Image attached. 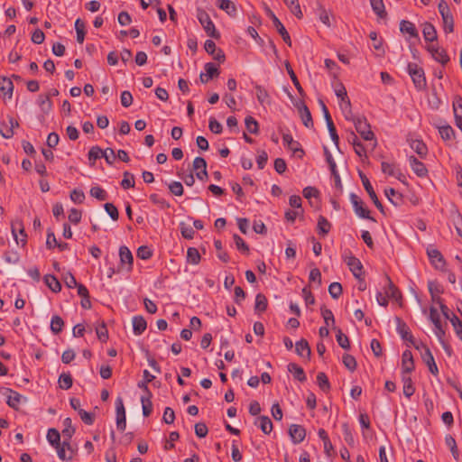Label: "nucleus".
Instances as JSON below:
<instances>
[{"instance_id":"nucleus-63","label":"nucleus","mask_w":462,"mask_h":462,"mask_svg":"<svg viewBox=\"0 0 462 462\" xmlns=\"http://www.w3.org/2000/svg\"><path fill=\"white\" fill-rule=\"evenodd\" d=\"M90 195L100 201H104L107 199L106 191L98 186L91 188Z\"/></svg>"},{"instance_id":"nucleus-31","label":"nucleus","mask_w":462,"mask_h":462,"mask_svg":"<svg viewBox=\"0 0 462 462\" xmlns=\"http://www.w3.org/2000/svg\"><path fill=\"white\" fill-rule=\"evenodd\" d=\"M428 288L431 296V300L436 303L437 299H441L439 295L443 293L442 286L438 282L430 281Z\"/></svg>"},{"instance_id":"nucleus-23","label":"nucleus","mask_w":462,"mask_h":462,"mask_svg":"<svg viewBox=\"0 0 462 462\" xmlns=\"http://www.w3.org/2000/svg\"><path fill=\"white\" fill-rule=\"evenodd\" d=\"M6 390L10 393L7 396V402H6L8 406L14 410H18L21 401L23 400L24 402H26V398L12 389H6Z\"/></svg>"},{"instance_id":"nucleus-14","label":"nucleus","mask_w":462,"mask_h":462,"mask_svg":"<svg viewBox=\"0 0 462 462\" xmlns=\"http://www.w3.org/2000/svg\"><path fill=\"white\" fill-rule=\"evenodd\" d=\"M408 160L411 170L418 177L424 178L428 175V170L422 162L419 161L413 155H411Z\"/></svg>"},{"instance_id":"nucleus-45","label":"nucleus","mask_w":462,"mask_h":462,"mask_svg":"<svg viewBox=\"0 0 462 462\" xmlns=\"http://www.w3.org/2000/svg\"><path fill=\"white\" fill-rule=\"evenodd\" d=\"M285 5L290 8L291 12L298 18L301 19L303 14L301 12L298 0H283Z\"/></svg>"},{"instance_id":"nucleus-17","label":"nucleus","mask_w":462,"mask_h":462,"mask_svg":"<svg viewBox=\"0 0 462 462\" xmlns=\"http://www.w3.org/2000/svg\"><path fill=\"white\" fill-rule=\"evenodd\" d=\"M205 70L206 74L201 73L199 75V79L202 83L208 82L209 79H212L214 77H217L220 73L217 67L212 62H208L205 64Z\"/></svg>"},{"instance_id":"nucleus-20","label":"nucleus","mask_w":462,"mask_h":462,"mask_svg":"<svg viewBox=\"0 0 462 462\" xmlns=\"http://www.w3.org/2000/svg\"><path fill=\"white\" fill-rule=\"evenodd\" d=\"M422 26V34L426 42H435L438 40L437 30L431 23L425 22Z\"/></svg>"},{"instance_id":"nucleus-1","label":"nucleus","mask_w":462,"mask_h":462,"mask_svg":"<svg viewBox=\"0 0 462 462\" xmlns=\"http://www.w3.org/2000/svg\"><path fill=\"white\" fill-rule=\"evenodd\" d=\"M407 70L412 79L415 88L419 91L424 90L427 87L424 69L418 64L410 62L407 66Z\"/></svg>"},{"instance_id":"nucleus-50","label":"nucleus","mask_w":462,"mask_h":462,"mask_svg":"<svg viewBox=\"0 0 462 462\" xmlns=\"http://www.w3.org/2000/svg\"><path fill=\"white\" fill-rule=\"evenodd\" d=\"M446 445L450 448L453 457L458 461L459 452L455 439L451 435L445 437Z\"/></svg>"},{"instance_id":"nucleus-19","label":"nucleus","mask_w":462,"mask_h":462,"mask_svg":"<svg viewBox=\"0 0 462 462\" xmlns=\"http://www.w3.org/2000/svg\"><path fill=\"white\" fill-rule=\"evenodd\" d=\"M420 355H421V358H422L423 362L429 367L430 372L432 374L437 375L439 373V369L435 363V359H434V356H433L430 349L427 348L426 352H421Z\"/></svg>"},{"instance_id":"nucleus-32","label":"nucleus","mask_w":462,"mask_h":462,"mask_svg":"<svg viewBox=\"0 0 462 462\" xmlns=\"http://www.w3.org/2000/svg\"><path fill=\"white\" fill-rule=\"evenodd\" d=\"M288 371L300 382H305L307 380L304 370L295 363H290L288 365Z\"/></svg>"},{"instance_id":"nucleus-5","label":"nucleus","mask_w":462,"mask_h":462,"mask_svg":"<svg viewBox=\"0 0 462 462\" xmlns=\"http://www.w3.org/2000/svg\"><path fill=\"white\" fill-rule=\"evenodd\" d=\"M350 200L354 208L355 213L361 218H365L375 222L376 220L370 216V210L365 206L364 201L355 193H351Z\"/></svg>"},{"instance_id":"nucleus-24","label":"nucleus","mask_w":462,"mask_h":462,"mask_svg":"<svg viewBox=\"0 0 462 462\" xmlns=\"http://www.w3.org/2000/svg\"><path fill=\"white\" fill-rule=\"evenodd\" d=\"M217 5L219 9L225 11L229 16L235 17L236 15V6L231 0H217Z\"/></svg>"},{"instance_id":"nucleus-21","label":"nucleus","mask_w":462,"mask_h":462,"mask_svg":"<svg viewBox=\"0 0 462 462\" xmlns=\"http://www.w3.org/2000/svg\"><path fill=\"white\" fill-rule=\"evenodd\" d=\"M282 140H283L284 145H286L294 153L300 152L301 153L300 156H302L304 154V151H303V149L300 148V143L298 141L293 140L291 134H283Z\"/></svg>"},{"instance_id":"nucleus-40","label":"nucleus","mask_w":462,"mask_h":462,"mask_svg":"<svg viewBox=\"0 0 462 462\" xmlns=\"http://www.w3.org/2000/svg\"><path fill=\"white\" fill-rule=\"evenodd\" d=\"M268 306V300L265 295L263 293H258L255 296V304H254V310L258 313L264 312Z\"/></svg>"},{"instance_id":"nucleus-57","label":"nucleus","mask_w":462,"mask_h":462,"mask_svg":"<svg viewBox=\"0 0 462 462\" xmlns=\"http://www.w3.org/2000/svg\"><path fill=\"white\" fill-rule=\"evenodd\" d=\"M386 280H387L388 287H389V291H386L387 296L393 298L395 300L402 298V294H401L400 291L393 284V282H392L391 278L388 275H386Z\"/></svg>"},{"instance_id":"nucleus-12","label":"nucleus","mask_w":462,"mask_h":462,"mask_svg":"<svg viewBox=\"0 0 462 462\" xmlns=\"http://www.w3.org/2000/svg\"><path fill=\"white\" fill-rule=\"evenodd\" d=\"M394 320L396 322V330L398 334L401 336V337L403 340L409 341L410 343H413L414 337L411 335V332L407 324L400 317H395Z\"/></svg>"},{"instance_id":"nucleus-44","label":"nucleus","mask_w":462,"mask_h":462,"mask_svg":"<svg viewBox=\"0 0 462 462\" xmlns=\"http://www.w3.org/2000/svg\"><path fill=\"white\" fill-rule=\"evenodd\" d=\"M64 327L63 319L58 316L54 315L51 320V330L53 334L57 335L62 331Z\"/></svg>"},{"instance_id":"nucleus-37","label":"nucleus","mask_w":462,"mask_h":462,"mask_svg":"<svg viewBox=\"0 0 462 462\" xmlns=\"http://www.w3.org/2000/svg\"><path fill=\"white\" fill-rule=\"evenodd\" d=\"M45 284L53 292H59L61 290V284L59 280L51 274H46L44 276Z\"/></svg>"},{"instance_id":"nucleus-54","label":"nucleus","mask_w":462,"mask_h":462,"mask_svg":"<svg viewBox=\"0 0 462 462\" xmlns=\"http://www.w3.org/2000/svg\"><path fill=\"white\" fill-rule=\"evenodd\" d=\"M59 384L61 389L69 390L73 384V380L70 374L62 373L59 377Z\"/></svg>"},{"instance_id":"nucleus-4","label":"nucleus","mask_w":462,"mask_h":462,"mask_svg":"<svg viewBox=\"0 0 462 462\" xmlns=\"http://www.w3.org/2000/svg\"><path fill=\"white\" fill-rule=\"evenodd\" d=\"M264 11L266 15L272 20L273 26L276 28L279 34L282 36V40L286 44L291 46V40L289 32H287L284 25L279 20V18L274 14V13L271 10V8L265 5Z\"/></svg>"},{"instance_id":"nucleus-39","label":"nucleus","mask_w":462,"mask_h":462,"mask_svg":"<svg viewBox=\"0 0 462 462\" xmlns=\"http://www.w3.org/2000/svg\"><path fill=\"white\" fill-rule=\"evenodd\" d=\"M402 382H403V394L410 398L415 393V387L413 386L412 380L411 376H406L405 374H402Z\"/></svg>"},{"instance_id":"nucleus-6","label":"nucleus","mask_w":462,"mask_h":462,"mask_svg":"<svg viewBox=\"0 0 462 462\" xmlns=\"http://www.w3.org/2000/svg\"><path fill=\"white\" fill-rule=\"evenodd\" d=\"M355 128L361 137L365 141L374 139V134L371 130V126L365 116H360L355 120Z\"/></svg>"},{"instance_id":"nucleus-41","label":"nucleus","mask_w":462,"mask_h":462,"mask_svg":"<svg viewBox=\"0 0 462 462\" xmlns=\"http://www.w3.org/2000/svg\"><path fill=\"white\" fill-rule=\"evenodd\" d=\"M318 231L319 234H321L323 236L328 235L331 228V224L328 222V220L323 217L319 216L318 218Z\"/></svg>"},{"instance_id":"nucleus-2","label":"nucleus","mask_w":462,"mask_h":462,"mask_svg":"<svg viewBox=\"0 0 462 462\" xmlns=\"http://www.w3.org/2000/svg\"><path fill=\"white\" fill-rule=\"evenodd\" d=\"M197 18L208 36L216 40L220 38L219 32L217 31L214 23L205 10L198 8Z\"/></svg>"},{"instance_id":"nucleus-29","label":"nucleus","mask_w":462,"mask_h":462,"mask_svg":"<svg viewBox=\"0 0 462 462\" xmlns=\"http://www.w3.org/2000/svg\"><path fill=\"white\" fill-rule=\"evenodd\" d=\"M295 351L300 356H304V353H306V356L310 359L311 355V350L308 341L304 338L299 340L295 344Z\"/></svg>"},{"instance_id":"nucleus-13","label":"nucleus","mask_w":462,"mask_h":462,"mask_svg":"<svg viewBox=\"0 0 462 462\" xmlns=\"http://www.w3.org/2000/svg\"><path fill=\"white\" fill-rule=\"evenodd\" d=\"M193 170L197 171L196 176L200 180L208 179L207 162L202 157H196L193 161Z\"/></svg>"},{"instance_id":"nucleus-15","label":"nucleus","mask_w":462,"mask_h":462,"mask_svg":"<svg viewBox=\"0 0 462 462\" xmlns=\"http://www.w3.org/2000/svg\"><path fill=\"white\" fill-rule=\"evenodd\" d=\"M346 264L349 270L356 279H361L364 276L363 264L356 256H349L346 260Z\"/></svg>"},{"instance_id":"nucleus-30","label":"nucleus","mask_w":462,"mask_h":462,"mask_svg":"<svg viewBox=\"0 0 462 462\" xmlns=\"http://www.w3.org/2000/svg\"><path fill=\"white\" fill-rule=\"evenodd\" d=\"M410 146L420 158L423 159L427 156L428 148L421 140H412Z\"/></svg>"},{"instance_id":"nucleus-11","label":"nucleus","mask_w":462,"mask_h":462,"mask_svg":"<svg viewBox=\"0 0 462 462\" xmlns=\"http://www.w3.org/2000/svg\"><path fill=\"white\" fill-rule=\"evenodd\" d=\"M288 433L291 437V441L294 444H299L306 438V430L303 426L299 424H291L289 427Z\"/></svg>"},{"instance_id":"nucleus-61","label":"nucleus","mask_w":462,"mask_h":462,"mask_svg":"<svg viewBox=\"0 0 462 462\" xmlns=\"http://www.w3.org/2000/svg\"><path fill=\"white\" fill-rule=\"evenodd\" d=\"M121 186L125 189H128L130 188L134 187V174L125 171L124 172V179L121 181Z\"/></svg>"},{"instance_id":"nucleus-48","label":"nucleus","mask_w":462,"mask_h":462,"mask_svg":"<svg viewBox=\"0 0 462 462\" xmlns=\"http://www.w3.org/2000/svg\"><path fill=\"white\" fill-rule=\"evenodd\" d=\"M317 383L319 387L325 393H328L331 386L327 374L324 372H319L317 375Z\"/></svg>"},{"instance_id":"nucleus-27","label":"nucleus","mask_w":462,"mask_h":462,"mask_svg":"<svg viewBox=\"0 0 462 462\" xmlns=\"http://www.w3.org/2000/svg\"><path fill=\"white\" fill-rule=\"evenodd\" d=\"M146 328L147 322L143 316H134L133 318V329L135 335H142Z\"/></svg>"},{"instance_id":"nucleus-34","label":"nucleus","mask_w":462,"mask_h":462,"mask_svg":"<svg viewBox=\"0 0 462 462\" xmlns=\"http://www.w3.org/2000/svg\"><path fill=\"white\" fill-rule=\"evenodd\" d=\"M370 5L373 11L378 15L380 18H385L387 16V12L385 11L384 4L383 0H370Z\"/></svg>"},{"instance_id":"nucleus-38","label":"nucleus","mask_w":462,"mask_h":462,"mask_svg":"<svg viewBox=\"0 0 462 462\" xmlns=\"http://www.w3.org/2000/svg\"><path fill=\"white\" fill-rule=\"evenodd\" d=\"M285 68H286V70H287L288 74L290 75V78H291L293 85L295 86L297 91L299 92V94L300 96H303L304 95V90H303L301 85L300 84L299 79H298L295 72L293 71V69H292V68H291V66L289 61L285 62Z\"/></svg>"},{"instance_id":"nucleus-49","label":"nucleus","mask_w":462,"mask_h":462,"mask_svg":"<svg viewBox=\"0 0 462 462\" xmlns=\"http://www.w3.org/2000/svg\"><path fill=\"white\" fill-rule=\"evenodd\" d=\"M245 125L246 127V130L253 134H259V125L258 122L251 116H248L245 119Z\"/></svg>"},{"instance_id":"nucleus-51","label":"nucleus","mask_w":462,"mask_h":462,"mask_svg":"<svg viewBox=\"0 0 462 462\" xmlns=\"http://www.w3.org/2000/svg\"><path fill=\"white\" fill-rule=\"evenodd\" d=\"M75 29H76V32H77V42L79 43H83L86 32H85V23L80 18H78L76 20Z\"/></svg>"},{"instance_id":"nucleus-7","label":"nucleus","mask_w":462,"mask_h":462,"mask_svg":"<svg viewBox=\"0 0 462 462\" xmlns=\"http://www.w3.org/2000/svg\"><path fill=\"white\" fill-rule=\"evenodd\" d=\"M359 177L362 180V184H363L365 191L368 193V195H369L370 199H372V201L374 202V206L380 210V212L384 213L383 206L378 199L377 195L374 192V188L371 185V182L368 180V178L366 177V175L364 172L359 171Z\"/></svg>"},{"instance_id":"nucleus-3","label":"nucleus","mask_w":462,"mask_h":462,"mask_svg":"<svg viewBox=\"0 0 462 462\" xmlns=\"http://www.w3.org/2000/svg\"><path fill=\"white\" fill-rule=\"evenodd\" d=\"M438 9L442 18L443 30L445 33L453 32L454 17L447 2L445 0H440L438 5Z\"/></svg>"},{"instance_id":"nucleus-8","label":"nucleus","mask_w":462,"mask_h":462,"mask_svg":"<svg viewBox=\"0 0 462 462\" xmlns=\"http://www.w3.org/2000/svg\"><path fill=\"white\" fill-rule=\"evenodd\" d=\"M12 234L17 245L24 247L27 244V234L22 221H14L12 223Z\"/></svg>"},{"instance_id":"nucleus-26","label":"nucleus","mask_w":462,"mask_h":462,"mask_svg":"<svg viewBox=\"0 0 462 462\" xmlns=\"http://www.w3.org/2000/svg\"><path fill=\"white\" fill-rule=\"evenodd\" d=\"M119 257L122 263H127L128 264V270H131L133 268V262L134 257L129 250V248L125 245H122L119 248Z\"/></svg>"},{"instance_id":"nucleus-25","label":"nucleus","mask_w":462,"mask_h":462,"mask_svg":"<svg viewBox=\"0 0 462 462\" xmlns=\"http://www.w3.org/2000/svg\"><path fill=\"white\" fill-rule=\"evenodd\" d=\"M254 88L256 90V98H257L258 102L262 106L271 105L272 100H271L268 91L263 87H262L261 85H257V84L254 86Z\"/></svg>"},{"instance_id":"nucleus-42","label":"nucleus","mask_w":462,"mask_h":462,"mask_svg":"<svg viewBox=\"0 0 462 462\" xmlns=\"http://www.w3.org/2000/svg\"><path fill=\"white\" fill-rule=\"evenodd\" d=\"M334 329L337 330L336 338L337 344L346 350L350 349V342L348 337L345 335L340 328L334 327Z\"/></svg>"},{"instance_id":"nucleus-16","label":"nucleus","mask_w":462,"mask_h":462,"mask_svg":"<svg viewBox=\"0 0 462 462\" xmlns=\"http://www.w3.org/2000/svg\"><path fill=\"white\" fill-rule=\"evenodd\" d=\"M415 368L412 354L410 350H405L402 356V374H410Z\"/></svg>"},{"instance_id":"nucleus-35","label":"nucleus","mask_w":462,"mask_h":462,"mask_svg":"<svg viewBox=\"0 0 462 462\" xmlns=\"http://www.w3.org/2000/svg\"><path fill=\"white\" fill-rule=\"evenodd\" d=\"M453 111L455 123H460L462 121V97L456 96L453 100Z\"/></svg>"},{"instance_id":"nucleus-33","label":"nucleus","mask_w":462,"mask_h":462,"mask_svg":"<svg viewBox=\"0 0 462 462\" xmlns=\"http://www.w3.org/2000/svg\"><path fill=\"white\" fill-rule=\"evenodd\" d=\"M0 91H3L8 97L11 98L14 91V84L11 79L1 76L0 77Z\"/></svg>"},{"instance_id":"nucleus-47","label":"nucleus","mask_w":462,"mask_h":462,"mask_svg":"<svg viewBox=\"0 0 462 462\" xmlns=\"http://www.w3.org/2000/svg\"><path fill=\"white\" fill-rule=\"evenodd\" d=\"M259 427L264 434H270L273 430V422L268 416H260L258 418Z\"/></svg>"},{"instance_id":"nucleus-52","label":"nucleus","mask_w":462,"mask_h":462,"mask_svg":"<svg viewBox=\"0 0 462 462\" xmlns=\"http://www.w3.org/2000/svg\"><path fill=\"white\" fill-rule=\"evenodd\" d=\"M200 254L195 247H189L187 251V262L191 264H199L200 262Z\"/></svg>"},{"instance_id":"nucleus-22","label":"nucleus","mask_w":462,"mask_h":462,"mask_svg":"<svg viewBox=\"0 0 462 462\" xmlns=\"http://www.w3.org/2000/svg\"><path fill=\"white\" fill-rule=\"evenodd\" d=\"M400 31L403 34H409L411 38H419L418 30L416 29L414 23L410 21L402 20L400 22Z\"/></svg>"},{"instance_id":"nucleus-9","label":"nucleus","mask_w":462,"mask_h":462,"mask_svg":"<svg viewBox=\"0 0 462 462\" xmlns=\"http://www.w3.org/2000/svg\"><path fill=\"white\" fill-rule=\"evenodd\" d=\"M294 106L297 107V109L299 111L300 116L302 120L303 125L307 128H313L314 123H313V119L311 116V113H310L309 107L304 103V101L299 100L294 104Z\"/></svg>"},{"instance_id":"nucleus-60","label":"nucleus","mask_w":462,"mask_h":462,"mask_svg":"<svg viewBox=\"0 0 462 462\" xmlns=\"http://www.w3.org/2000/svg\"><path fill=\"white\" fill-rule=\"evenodd\" d=\"M233 239H234V242L236 244V248L239 251H241L244 254H248L249 253V246H248V245L245 242V240L240 236H238L237 234H235L233 236Z\"/></svg>"},{"instance_id":"nucleus-62","label":"nucleus","mask_w":462,"mask_h":462,"mask_svg":"<svg viewBox=\"0 0 462 462\" xmlns=\"http://www.w3.org/2000/svg\"><path fill=\"white\" fill-rule=\"evenodd\" d=\"M328 292L333 299H338L343 292L342 285L337 282L330 283Z\"/></svg>"},{"instance_id":"nucleus-28","label":"nucleus","mask_w":462,"mask_h":462,"mask_svg":"<svg viewBox=\"0 0 462 462\" xmlns=\"http://www.w3.org/2000/svg\"><path fill=\"white\" fill-rule=\"evenodd\" d=\"M385 196L389 201L395 207L401 206L402 203V195L397 192L393 188H388L384 190Z\"/></svg>"},{"instance_id":"nucleus-46","label":"nucleus","mask_w":462,"mask_h":462,"mask_svg":"<svg viewBox=\"0 0 462 462\" xmlns=\"http://www.w3.org/2000/svg\"><path fill=\"white\" fill-rule=\"evenodd\" d=\"M152 397L150 395H145L141 397L143 414L144 417H148L152 412Z\"/></svg>"},{"instance_id":"nucleus-58","label":"nucleus","mask_w":462,"mask_h":462,"mask_svg":"<svg viewBox=\"0 0 462 462\" xmlns=\"http://www.w3.org/2000/svg\"><path fill=\"white\" fill-rule=\"evenodd\" d=\"M432 58L436 61L441 63L443 66L448 64V62L450 60L448 55V53H447V51L444 49H442V48H440L439 51H436L435 53H433Z\"/></svg>"},{"instance_id":"nucleus-64","label":"nucleus","mask_w":462,"mask_h":462,"mask_svg":"<svg viewBox=\"0 0 462 462\" xmlns=\"http://www.w3.org/2000/svg\"><path fill=\"white\" fill-rule=\"evenodd\" d=\"M450 322L456 331V334L457 335L459 339L462 340V321L458 319L457 316L452 314Z\"/></svg>"},{"instance_id":"nucleus-55","label":"nucleus","mask_w":462,"mask_h":462,"mask_svg":"<svg viewBox=\"0 0 462 462\" xmlns=\"http://www.w3.org/2000/svg\"><path fill=\"white\" fill-rule=\"evenodd\" d=\"M64 429L62 430L63 438H68L69 440L71 439L73 434L75 433V428L72 426V420L70 418H66L63 420Z\"/></svg>"},{"instance_id":"nucleus-56","label":"nucleus","mask_w":462,"mask_h":462,"mask_svg":"<svg viewBox=\"0 0 462 462\" xmlns=\"http://www.w3.org/2000/svg\"><path fill=\"white\" fill-rule=\"evenodd\" d=\"M342 362L349 371L354 372L356 369L357 363L352 355L344 354L342 356Z\"/></svg>"},{"instance_id":"nucleus-18","label":"nucleus","mask_w":462,"mask_h":462,"mask_svg":"<svg viewBox=\"0 0 462 462\" xmlns=\"http://www.w3.org/2000/svg\"><path fill=\"white\" fill-rule=\"evenodd\" d=\"M427 254L435 267H443L446 264L443 255L438 249L427 248Z\"/></svg>"},{"instance_id":"nucleus-43","label":"nucleus","mask_w":462,"mask_h":462,"mask_svg":"<svg viewBox=\"0 0 462 462\" xmlns=\"http://www.w3.org/2000/svg\"><path fill=\"white\" fill-rule=\"evenodd\" d=\"M439 133L445 142L455 138V131L449 125L439 126Z\"/></svg>"},{"instance_id":"nucleus-59","label":"nucleus","mask_w":462,"mask_h":462,"mask_svg":"<svg viewBox=\"0 0 462 462\" xmlns=\"http://www.w3.org/2000/svg\"><path fill=\"white\" fill-rule=\"evenodd\" d=\"M321 315L327 327L335 325V318L333 312L325 306L320 308Z\"/></svg>"},{"instance_id":"nucleus-10","label":"nucleus","mask_w":462,"mask_h":462,"mask_svg":"<svg viewBox=\"0 0 462 462\" xmlns=\"http://www.w3.org/2000/svg\"><path fill=\"white\" fill-rule=\"evenodd\" d=\"M116 427L120 431H124L126 427L125 409L122 397L116 400Z\"/></svg>"},{"instance_id":"nucleus-36","label":"nucleus","mask_w":462,"mask_h":462,"mask_svg":"<svg viewBox=\"0 0 462 462\" xmlns=\"http://www.w3.org/2000/svg\"><path fill=\"white\" fill-rule=\"evenodd\" d=\"M38 104L42 111L48 115L52 108V102L50 98V95H40L38 97Z\"/></svg>"},{"instance_id":"nucleus-53","label":"nucleus","mask_w":462,"mask_h":462,"mask_svg":"<svg viewBox=\"0 0 462 462\" xmlns=\"http://www.w3.org/2000/svg\"><path fill=\"white\" fill-rule=\"evenodd\" d=\"M47 439L51 446H53V447L60 446V434L56 429L51 428L47 432Z\"/></svg>"}]
</instances>
